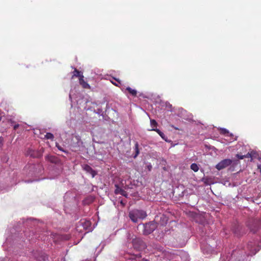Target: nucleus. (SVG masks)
<instances>
[{
	"mask_svg": "<svg viewBox=\"0 0 261 261\" xmlns=\"http://www.w3.org/2000/svg\"><path fill=\"white\" fill-rule=\"evenodd\" d=\"M94 200V198L93 196H88L83 201V203L89 204L92 203Z\"/></svg>",
	"mask_w": 261,
	"mask_h": 261,
	"instance_id": "nucleus-14",
	"label": "nucleus"
},
{
	"mask_svg": "<svg viewBox=\"0 0 261 261\" xmlns=\"http://www.w3.org/2000/svg\"><path fill=\"white\" fill-rule=\"evenodd\" d=\"M74 94V90H71L70 91V93L69 94V98L70 99L71 102H73L72 98H73Z\"/></svg>",
	"mask_w": 261,
	"mask_h": 261,
	"instance_id": "nucleus-24",
	"label": "nucleus"
},
{
	"mask_svg": "<svg viewBox=\"0 0 261 261\" xmlns=\"http://www.w3.org/2000/svg\"><path fill=\"white\" fill-rule=\"evenodd\" d=\"M237 158L239 160H242L244 158H245V155H240L239 154H237L236 155Z\"/></svg>",
	"mask_w": 261,
	"mask_h": 261,
	"instance_id": "nucleus-25",
	"label": "nucleus"
},
{
	"mask_svg": "<svg viewBox=\"0 0 261 261\" xmlns=\"http://www.w3.org/2000/svg\"><path fill=\"white\" fill-rule=\"evenodd\" d=\"M190 168L195 172H197L199 170V167L196 163H192L190 166Z\"/></svg>",
	"mask_w": 261,
	"mask_h": 261,
	"instance_id": "nucleus-17",
	"label": "nucleus"
},
{
	"mask_svg": "<svg viewBox=\"0 0 261 261\" xmlns=\"http://www.w3.org/2000/svg\"><path fill=\"white\" fill-rule=\"evenodd\" d=\"M75 77L79 78V83L80 85H82V75L80 74V72L76 69L73 72L71 79H73Z\"/></svg>",
	"mask_w": 261,
	"mask_h": 261,
	"instance_id": "nucleus-12",
	"label": "nucleus"
},
{
	"mask_svg": "<svg viewBox=\"0 0 261 261\" xmlns=\"http://www.w3.org/2000/svg\"><path fill=\"white\" fill-rule=\"evenodd\" d=\"M150 125L152 128H156L158 123L154 119L150 120Z\"/></svg>",
	"mask_w": 261,
	"mask_h": 261,
	"instance_id": "nucleus-21",
	"label": "nucleus"
},
{
	"mask_svg": "<svg viewBox=\"0 0 261 261\" xmlns=\"http://www.w3.org/2000/svg\"><path fill=\"white\" fill-rule=\"evenodd\" d=\"M253 151H251L250 152H248L245 155V158H251V160L252 159L253 157Z\"/></svg>",
	"mask_w": 261,
	"mask_h": 261,
	"instance_id": "nucleus-23",
	"label": "nucleus"
},
{
	"mask_svg": "<svg viewBox=\"0 0 261 261\" xmlns=\"http://www.w3.org/2000/svg\"><path fill=\"white\" fill-rule=\"evenodd\" d=\"M159 249L160 250V251H162V249L161 248H159Z\"/></svg>",
	"mask_w": 261,
	"mask_h": 261,
	"instance_id": "nucleus-34",
	"label": "nucleus"
},
{
	"mask_svg": "<svg viewBox=\"0 0 261 261\" xmlns=\"http://www.w3.org/2000/svg\"><path fill=\"white\" fill-rule=\"evenodd\" d=\"M115 194H120L125 197H127L128 194L125 191H124L122 188H120L118 185H115Z\"/></svg>",
	"mask_w": 261,
	"mask_h": 261,
	"instance_id": "nucleus-10",
	"label": "nucleus"
},
{
	"mask_svg": "<svg viewBox=\"0 0 261 261\" xmlns=\"http://www.w3.org/2000/svg\"><path fill=\"white\" fill-rule=\"evenodd\" d=\"M8 161V158L7 156H5L2 159V161L3 162H7Z\"/></svg>",
	"mask_w": 261,
	"mask_h": 261,
	"instance_id": "nucleus-26",
	"label": "nucleus"
},
{
	"mask_svg": "<svg viewBox=\"0 0 261 261\" xmlns=\"http://www.w3.org/2000/svg\"><path fill=\"white\" fill-rule=\"evenodd\" d=\"M19 126V125L18 124H16L13 126V128L14 130H16V129H17L18 128Z\"/></svg>",
	"mask_w": 261,
	"mask_h": 261,
	"instance_id": "nucleus-27",
	"label": "nucleus"
},
{
	"mask_svg": "<svg viewBox=\"0 0 261 261\" xmlns=\"http://www.w3.org/2000/svg\"><path fill=\"white\" fill-rule=\"evenodd\" d=\"M51 158L52 157H51V156L49 157V156H46V158Z\"/></svg>",
	"mask_w": 261,
	"mask_h": 261,
	"instance_id": "nucleus-33",
	"label": "nucleus"
},
{
	"mask_svg": "<svg viewBox=\"0 0 261 261\" xmlns=\"http://www.w3.org/2000/svg\"><path fill=\"white\" fill-rule=\"evenodd\" d=\"M156 224L153 222H150L144 224L143 234L148 235L152 233L156 228Z\"/></svg>",
	"mask_w": 261,
	"mask_h": 261,
	"instance_id": "nucleus-6",
	"label": "nucleus"
},
{
	"mask_svg": "<svg viewBox=\"0 0 261 261\" xmlns=\"http://www.w3.org/2000/svg\"><path fill=\"white\" fill-rule=\"evenodd\" d=\"M83 228L87 231L85 233L91 231L92 230L91 222L89 220H85L83 223Z\"/></svg>",
	"mask_w": 261,
	"mask_h": 261,
	"instance_id": "nucleus-11",
	"label": "nucleus"
},
{
	"mask_svg": "<svg viewBox=\"0 0 261 261\" xmlns=\"http://www.w3.org/2000/svg\"><path fill=\"white\" fill-rule=\"evenodd\" d=\"M83 169L87 174H89L92 178L97 174V172L88 165H85L83 167Z\"/></svg>",
	"mask_w": 261,
	"mask_h": 261,
	"instance_id": "nucleus-9",
	"label": "nucleus"
},
{
	"mask_svg": "<svg viewBox=\"0 0 261 261\" xmlns=\"http://www.w3.org/2000/svg\"><path fill=\"white\" fill-rule=\"evenodd\" d=\"M112 83L113 85H115L116 86H118V84H117V83H116V82H112Z\"/></svg>",
	"mask_w": 261,
	"mask_h": 261,
	"instance_id": "nucleus-31",
	"label": "nucleus"
},
{
	"mask_svg": "<svg viewBox=\"0 0 261 261\" xmlns=\"http://www.w3.org/2000/svg\"><path fill=\"white\" fill-rule=\"evenodd\" d=\"M151 130L156 132L161 137L162 139H163L165 141H167L165 139V135L160 129L158 128H152Z\"/></svg>",
	"mask_w": 261,
	"mask_h": 261,
	"instance_id": "nucleus-16",
	"label": "nucleus"
},
{
	"mask_svg": "<svg viewBox=\"0 0 261 261\" xmlns=\"http://www.w3.org/2000/svg\"><path fill=\"white\" fill-rule=\"evenodd\" d=\"M224 133H228V131L226 129H224Z\"/></svg>",
	"mask_w": 261,
	"mask_h": 261,
	"instance_id": "nucleus-32",
	"label": "nucleus"
},
{
	"mask_svg": "<svg viewBox=\"0 0 261 261\" xmlns=\"http://www.w3.org/2000/svg\"><path fill=\"white\" fill-rule=\"evenodd\" d=\"M133 245L135 249L138 250H142L146 248V245L144 241L139 238L133 240Z\"/></svg>",
	"mask_w": 261,
	"mask_h": 261,
	"instance_id": "nucleus-7",
	"label": "nucleus"
},
{
	"mask_svg": "<svg viewBox=\"0 0 261 261\" xmlns=\"http://www.w3.org/2000/svg\"><path fill=\"white\" fill-rule=\"evenodd\" d=\"M126 90L132 96H136L137 94V90L135 89H133L129 87H128L126 88Z\"/></svg>",
	"mask_w": 261,
	"mask_h": 261,
	"instance_id": "nucleus-15",
	"label": "nucleus"
},
{
	"mask_svg": "<svg viewBox=\"0 0 261 261\" xmlns=\"http://www.w3.org/2000/svg\"><path fill=\"white\" fill-rule=\"evenodd\" d=\"M232 163V160L230 159H224L221 162H220L216 166V168L219 170H222L228 166H229Z\"/></svg>",
	"mask_w": 261,
	"mask_h": 261,
	"instance_id": "nucleus-8",
	"label": "nucleus"
},
{
	"mask_svg": "<svg viewBox=\"0 0 261 261\" xmlns=\"http://www.w3.org/2000/svg\"><path fill=\"white\" fill-rule=\"evenodd\" d=\"M45 138H46V139L53 140L54 138V136L53 134L50 133H47L45 135Z\"/></svg>",
	"mask_w": 261,
	"mask_h": 261,
	"instance_id": "nucleus-19",
	"label": "nucleus"
},
{
	"mask_svg": "<svg viewBox=\"0 0 261 261\" xmlns=\"http://www.w3.org/2000/svg\"><path fill=\"white\" fill-rule=\"evenodd\" d=\"M38 180H39L38 179H35V180H33L25 181V182H33V181H38Z\"/></svg>",
	"mask_w": 261,
	"mask_h": 261,
	"instance_id": "nucleus-29",
	"label": "nucleus"
},
{
	"mask_svg": "<svg viewBox=\"0 0 261 261\" xmlns=\"http://www.w3.org/2000/svg\"><path fill=\"white\" fill-rule=\"evenodd\" d=\"M3 144V139L0 138V146H1Z\"/></svg>",
	"mask_w": 261,
	"mask_h": 261,
	"instance_id": "nucleus-28",
	"label": "nucleus"
},
{
	"mask_svg": "<svg viewBox=\"0 0 261 261\" xmlns=\"http://www.w3.org/2000/svg\"><path fill=\"white\" fill-rule=\"evenodd\" d=\"M79 100V99L76 100L77 102L76 106L73 107V105H71L73 109V111L72 112V114H71V117L72 119L76 121L80 120L81 118H82V111L81 109L80 106H79L78 104Z\"/></svg>",
	"mask_w": 261,
	"mask_h": 261,
	"instance_id": "nucleus-4",
	"label": "nucleus"
},
{
	"mask_svg": "<svg viewBox=\"0 0 261 261\" xmlns=\"http://www.w3.org/2000/svg\"><path fill=\"white\" fill-rule=\"evenodd\" d=\"M25 170L28 171V173L31 174L32 175H36V174L42 172L43 167L40 164H30L25 166Z\"/></svg>",
	"mask_w": 261,
	"mask_h": 261,
	"instance_id": "nucleus-3",
	"label": "nucleus"
},
{
	"mask_svg": "<svg viewBox=\"0 0 261 261\" xmlns=\"http://www.w3.org/2000/svg\"><path fill=\"white\" fill-rule=\"evenodd\" d=\"M83 77H84V76L83 75ZM83 88L87 89H91V87L89 85V84H88L87 82H85L83 79Z\"/></svg>",
	"mask_w": 261,
	"mask_h": 261,
	"instance_id": "nucleus-20",
	"label": "nucleus"
},
{
	"mask_svg": "<svg viewBox=\"0 0 261 261\" xmlns=\"http://www.w3.org/2000/svg\"><path fill=\"white\" fill-rule=\"evenodd\" d=\"M128 216L133 222L137 223L139 219H144L147 216V214L143 210L135 209L130 211Z\"/></svg>",
	"mask_w": 261,
	"mask_h": 261,
	"instance_id": "nucleus-2",
	"label": "nucleus"
},
{
	"mask_svg": "<svg viewBox=\"0 0 261 261\" xmlns=\"http://www.w3.org/2000/svg\"><path fill=\"white\" fill-rule=\"evenodd\" d=\"M65 211L67 213V209L70 207H75L78 204L76 194L75 192L68 191L64 197Z\"/></svg>",
	"mask_w": 261,
	"mask_h": 261,
	"instance_id": "nucleus-1",
	"label": "nucleus"
},
{
	"mask_svg": "<svg viewBox=\"0 0 261 261\" xmlns=\"http://www.w3.org/2000/svg\"><path fill=\"white\" fill-rule=\"evenodd\" d=\"M261 221L258 219L250 220L248 227L253 233L256 232L260 228Z\"/></svg>",
	"mask_w": 261,
	"mask_h": 261,
	"instance_id": "nucleus-5",
	"label": "nucleus"
},
{
	"mask_svg": "<svg viewBox=\"0 0 261 261\" xmlns=\"http://www.w3.org/2000/svg\"><path fill=\"white\" fill-rule=\"evenodd\" d=\"M2 117L0 116V121L1 120Z\"/></svg>",
	"mask_w": 261,
	"mask_h": 261,
	"instance_id": "nucleus-35",
	"label": "nucleus"
},
{
	"mask_svg": "<svg viewBox=\"0 0 261 261\" xmlns=\"http://www.w3.org/2000/svg\"><path fill=\"white\" fill-rule=\"evenodd\" d=\"M56 146L57 147L58 149L61 152H64L66 154L68 153V150L64 149L62 147H61L58 143H56Z\"/></svg>",
	"mask_w": 261,
	"mask_h": 261,
	"instance_id": "nucleus-18",
	"label": "nucleus"
},
{
	"mask_svg": "<svg viewBox=\"0 0 261 261\" xmlns=\"http://www.w3.org/2000/svg\"><path fill=\"white\" fill-rule=\"evenodd\" d=\"M135 150H136V153H135V155L134 156L135 158H136L137 156L139 153V145H138V144L137 143H136V144H135Z\"/></svg>",
	"mask_w": 261,
	"mask_h": 261,
	"instance_id": "nucleus-22",
	"label": "nucleus"
},
{
	"mask_svg": "<svg viewBox=\"0 0 261 261\" xmlns=\"http://www.w3.org/2000/svg\"><path fill=\"white\" fill-rule=\"evenodd\" d=\"M28 154L33 158H40L42 155L41 152L35 151L34 150H30V152Z\"/></svg>",
	"mask_w": 261,
	"mask_h": 261,
	"instance_id": "nucleus-13",
	"label": "nucleus"
},
{
	"mask_svg": "<svg viewBox=\"0 0 261 261\" xmlns=\"http://www.w3.org/2000/svg\"><path fill=\"white\" fill-rule=\"evenodd\" d=\"M114 80L118 82V84H120V81L118 79L114 78Z\"/></svg>",
	"mask_w": 261,
	"mask_h": 261,
	"instance_id": "nucleus-30",
	"label": "nucleus"
}]
</instances>
